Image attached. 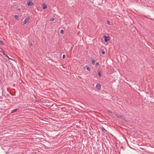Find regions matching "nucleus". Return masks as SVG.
Returning <instances> with one entry per match:
<instances>
[{
	"mask_svg": "<svg viewBox=\"0 0 154 154\" xmlns=\"http://www.w3.org/2000/svg\"><path fill=\"white\" fill-rule=\"evenodd\" d=\"M27 4L28 6H32L34 4L32 2V0H28L27 2Z\"/></svg>",
	"mask_w": 154,
	"mask_h": 154,
	"instance_id": "nucleus-1",
	"label": "nucleus"
},
{
	"mask_svg": "<svg viewBox=\"0 0 154 154\" xmlns=\"http://www.w3.org/2000/svg\"><path fill=\"white\" fill-rule=\"evenodd\" d=\"M103 38H104V40L105 42H107L110 40L109 37L107 36L106 35H104Z\"/></svg>",
	"mask_w": 154,
	"mask_h": 154,
	"instance_id": "nucleus-2",
	"label": "nucleus"
},
{
	"mask_svg": "<svg viewBox=\"0 0 154 154\" xmlns=\"http://www.w3.org/2000/svg\"><path fill=\"white\" fill-rule=\"evenodd\" d=\"M29 17L26 18L23 22V24H26L29 22Z\"/></svg>",
	"mask_w": 154,
	"mask_h": 154,
	"instance_id": "nucleus-3",
	"label": "nucleus"
},
{
	"mask_svg": "<svg viewBox=\"0 0 154 154\" xmlns=\"http://www.w3.org/2000/svg\"><path fill=\"white\" fill-rule=\"evenodd\" d=\"M101 85L98 83L96 86V88L99 90H100L101 89Z\"/></svg>",
	"mask_w": 154,
	"mask_h": 154,
	"instance_id": "nucleus-4",
	"label": "nucleus"
},
{
	"mask_svg": "<svg viewBox=\"0 0 154 154\" xmlns=\"http://www.w3.org/2000/svg\"><path fill=\"white\" fill-rule=\"evenodd\" d=\"M115 115L116 117L118 118H122V116L118 115V113L117 112H115Z\"/></svg>",
	"mask_w": 154,
	"mask_h": 154,
	"instance_id": "nucleus-5",
	"label": "nucleus"
},
{
	"mask_svg": "<svg viewBox=\"0 0 154 154\" xmlns=\"http://www.w3.org/2000/svg\"><path fill=\"white\" fill-rule=\"evenodd\" d=\"M97 73H98V76H99V77L100 78L102 76V75H101V71L99 70H98L97 71Z\"/></svg>",
	"mask_w": 154,
	"mask_h": 154,
	"instance_id": "nucleus-6",
	"label": "nucleus"
},
{
	"mask_svg": "<svg viewBox=\"0 0 154 154\" xmlns=\"http://www.w3.org/2000/svg\"><path fill=\"white\" fill-rule=\"evenodd\" d=\"M47 8V6L45 4H43L42 5V8L44 9H46Z\"/></svg>",
	"mask_w": 154,
	"mask_h": 154,
	"instance_id": "nucleus-7",
	"label": "nucleus"
},
{
	"mask_svg": "<svg viewBox=\"0 0 154 154\" xmlns=\"http://www.w3.org/2000/svg\"><path fill=\"white\" fill-rule=\"evenodd\" d=\"M101 129L104 132H106L107 131L103 127H100Z\"/></svg>",
	"mask_w": 154,
	"mask_h": 154,
	"instance_id": "nucleus-8",
	"label": "nucleus"
},
{
	"mask_svg": "<svg viewBox=\"0 0 154 154\" xmlns=\"http://www.w3.org/2000/svg\"><path fill=\"white\" fill-rule=\"evenodd\" d=\"M107 22L108 24L109 25H111L112 23V22H110L108 20H107Z\"/></svg>",
	"mask_w": 154,
	"mask_h": 154,
	"instance_id": "nucleus-9",
	"label": "nucleus"
},
{
	"mask_svg": "<svg viewBox=\"0 0 154 154\" xmlns=\"http://www.w3.org/2000/svg\"><path fill=\"white\" fill-rule=\"evenodd\" d=\"M18 109V108H17V109H15L11 111V113H13L15 111H17V110Z\"/></svg>",
	"mask_w": 154,
	"mask_h": 154,
	"instance_id": "nucleus-10",
	"label": "nucleus"
},
{
	"mask_svg": "<svg viewBox=\"0 0 154 154\" xmlns=\"http://www.w3.org/2000/svg\"><path fill=\"white\" fill-rule=\"evenodd\" d=\"M122 119H123L125 121H126V122H127L128 121L126 119L125 117L122 116Z\"/></svg>",
	"mask_w": 154,
	"mask_h": 154,
	"instance_id": "nucleus-11",
	"label": "nucleus"
},
{
	"mask_svg": "<svg viewBox=\"0 0 154 154\" xmlns=\"http://www.w3.org/2000/svg\"><path fill=\"white\" fill-rule=\"evenodd\" d=\"M85 67H87L86 69L88 71H89L91 70V68L89 67H88L87 66H86Z\"/></svg>",
	"mask_w": 154,
	"mask_h": 154,
	"instance_id": "nucleus-12",
	"label": "nucleus"
},
{
	"mask_svg": "<svg viewBox=\"0 0 154 154\" xmlns=\"http://www.w3.org/2000/svg\"><path fill=\"white\" fill-rule=\"evenodd\" d=\"M101 52L103 54H105V52L103 49L101 50Z\"/></svg>",
	"mask_w": 154,
	"mask_h": 154,
	"instance_id": "nucleus-13",
	"label": "nucleus"
},
{
	"mask_svg": "<svg viewBox=\"0 0 154 154\" xmlns=\"http://www.w3.org/2000/svg\"><path fill=\"white\" fill-rule=\"evenodd\" d=\"M95 60H92L91 64L92 65H94L95 63Z\"/></svg>",
	"mask_w": 154,
	"mask_h": 154,
	"instance_id": "nucleus-14",
	"label": "nucleus"
},
{
	"mask_svg": "<svg viewBox=\"0 0 154 154\" xmlns=\"http://www.w3.org/2000/svg\"><path fill=\"white\" fill-rule=\"evenodd\" d=\"M14 18L16 19H17V20H19L18 18V16L17 15H15L14 16Z\"/></svg>",
	"mask_w": 154,
	"mask_h": 154,
	"instance_id": "nucleus-15",
	"label": "nucleus"
},
{
	"mask_svg": "<svg viewBox=\"0 0 154 154\" xmlns=\"http://www.w3.org/2000/svg\"><path fill=\"white\" fill-rule=\"evenodd\" d=\"M1 50L2 51V52L3 54L4 55H5L6 54H5V51H4L2 48H1Z\"/></svg>",
	"mask_w": 154,
	"mask_h": 154,
	"instance_id": "nucleus-16",
	"label": "nucleus"
},
{
	"mask_svg": "<svg viewBox=\"0 0 154 154\" xmlns=\"http://www.w3.org/2000/svg\"><path fill=\"white\" fill-rule=\"evenodd\" d=\"M64 31L63 30V29H61L60 30V32L62 34H64Z\"/></svg>",
	"mask_w": 154,
	"mask_h": 154,
	"instance_id": "nucleus-17",
	"label": "nucleus"
},
{
	"mask_svg": "<svg viewBox=\"0 0 154 154\" xmlns=\"http://www.w3.org/2000/svg\"><path fill=\"white\" fill-rule=\"evenodd\" d=\"M6 57H7L9 59V60H12V59H11L10 58H9V57L8 56L7 54H6L5 55Z\"/></svg>",
	"mask_w": 154,
	"mask_h": 154,
	"instance_id": "nucleus-18",
	"label": "nucleus"
},
{
	"mask_svg": "<svg viewBox=\"0 0 154 154\" xmlns=\"http://www.w3.org/2000/svg\"><path fill=\"white\" fill-rule=\"evenodd\" d=\"M54 20V18H52L50 20V21H51V22H53Z\"/></svg>",
	"mask_w": 154,
	"mask_h": 154,
	"instance_id": "nucleus-19",
	"label": "nucleus"
},
{
	"mask_svg": "<svg viewBox=\"0 0 154 154\" xmlns=\"http://www.w3.org/2000/svg\"><path fill=\"white\" fill-rule=\"evenodd\" d=\"M107 112H108L109 113H112V114L113 113L110 110H107Z\"/></svg>",
	"mask_w": 154,
	"mask_h": 154,
	"instance_id": "nucleus-20",
	"label": "nucleus"
},
{
	"mask_svg": "<svg viewBox=\"0 0 154 154\" xmlns=\"http://www.w3.org/2000/svg\"><path fill=\"white\" fill-rule=\"evenodd\" d=\"M0 43L2 45H3L4 44L3 42L1 40H0Z\"/></svg>",
	"mask_w": 154,
	"mask_h": 154,
	"instance_id": "nucleus-21",
	"label": "nucleus"
},
{
	"mask_svg": "<svg viewBox=\"0 0 154 154\" xmlns=\"http://www.w3.org/2000/svg\"><path fill=\"white\" fill-rule=\"evenodd\" d=\"M65 55L64 54H63V57H62V58L63 59H64L65 58Z\"/></svg>",
	"mask_w": 154,
	"mask_h": 154,
	"instance_id": "nucleus-22",
	"label": "nucleus"
},
{
	"mask_svg": "<svg viewBox=\"0 0 154 154\" xmlns=\"http://www.w3.org/2000/svg\"><path fill=\"white\" fill-rule=\"evenodd\" d=\"M99 65V63H98V62H97V63H96V66H98V65Z\"/></svg>",
	"mask_w": 154,
	"mask_h": 154,
	"instance_id": "nucleus-23",
	"label": "nucleus"
},
{
	"mask_svg": "<svg viewBox=\"0 0 154 154\" xmlns=\"http://www.w3.org/2000/svg\"><path fill=\"white\" fill-rule=\"evenodd\" d=\"M17 10L19 11H20V8H18L17 9Z\"/></svg>",
	"mask_w": 154,
	"mask_h": 154,
	"instance_id": "nucleus-24",
	"label": "nucleus"
},
{
	"mask_svg": "<svg viewBox=\"0 0 154 154\" xmlns=\"http://www.w3.org/2000/svg\"><path fill=\"white\" fill-rule=\"evenodd\" d=\"M33 44L32 43H31L30 44V45L31 46H32Z\"/></svg>",
	"mask_w": 154,
	"mask_h": 154,
	"instance_id": "nucleus-25",
	"label": "nucleus"
}]
</instances>
